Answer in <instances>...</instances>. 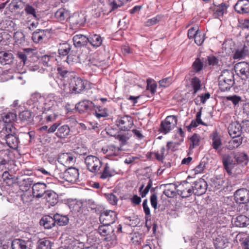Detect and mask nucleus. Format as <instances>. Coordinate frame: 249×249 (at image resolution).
I'll return each instance as SVG.
<instances>
[{
  "instance_id": "obj_47",
  "label": "nucleus",
  "mask_w": 249,
  "mask_h": 249,
  "mask_svg": "<svg viewBox=\"0 0 249 249\" xmlns=\"http://www.w3.org/2000/svg\"><path fill=\"white\" fill-rule=\"evenodd\" d=\"M56 59L53 56L51 55H44L41 57V61L44 66L50 68L52 70V65L55 61Z\"/></svg>"
},
{
  "instance_id": "obj_31",
  "label": "nucleus",
  "mask_w": 249,
  "mask_h": 249,
  "mask_svg": "<svg viewBox=\"0 0 249 249\" xmlns=\"http://www.w3.org/2000/svg\"><path fill=\"white\" fill-rule=\"evenodd\" d=\"M44 198L46 199L49 205L51 206L55 205L58 202V195L52 190H48L46 192L44 196Z\"/></svg>"
},
{
  "instance_id": "obj_25",
  "label": "nucleus",
  "mask_w": 249,
  "mask_h": 249,
  "mask_svg": "<svg viewBox=\"0 0 249 249\" xmlns=\"http://www.w3.org/2000/svg\"><path fill=\"white\" fill-rule=\"evenodd\" d=\"M46 187V184L44 183L37 182L34 183L32 186L33 196L38 198L42 197L47 192Z\"/></svg>"
},
{
  "instance_id": "obj_53",
  "label": "nucleus",
  "mask_w": 249,
  "mask_h": 249,
  "mask_svg": "<svg viewBox=\"0 0 249 249\" xmlns=\"http://www.w3.org/2000/svg\"><path fill=\"white\" fill-rule=\"evenodd\" d=\"M34 197L33 194L30 192L26 191L21 195L20 198L23 203L26 205H29L33 200Z\"/></svg>"
},
{
  "instance_id": "obj_29",
  "label": "nucleus",
  "mask_w": 249,
  "mask_h": 249,
  "mask_svg": "<svg viewBox=\"0 0 249 249\" xmlns=\"http://www.w3.org/2000/svg\"><path fill=\"white\" fill-rule=\"evenodd\" d=\"M228 131L231 137L240 136L242 133V126L239 122H233L228 127Z\"/></svg>"
},
{
  "instance_id": "obj_24",
  "label": "nucleus",
  "mask_w": 249,
  "mask_h": 249,
  "mask_svg": "<svg viewBox=\"0 0 249 249\" xmlns=\"http://www.w3.org/2000/svg\"><path fill=\"white\" fill-rule=\"evenodd\" d=\"M16 28V24L10 17L0 19V30L11 32L15 31Z\"/></svg>"
},
{
  "instance_id": "obj_60",
  "label": "nucleus",
  "mask_w": 249,
  "mask_h": 249,
  "mask_svg": "<svg viewBox=\"0 0 249 249\" xmlns=\"http://www.w3.org/2000/svg\"><path fill=\"white\" fill-rule=\"evenodd\" d=\"M152 185V182L151 179H149L147 185L146 187L143 189L144 185V184H142L140 188H139V192L140 195L142 197H144L146 196L147 193L149 192V189L151 188Z\"/></svg>"
},
{
  "instance_id": "obj_27",
  "label": "nucleus",
  "mask_w": 249,
  "mask_h": 249,
  "mask_svg": "<svg viewBox=\"0 0 249 249\" xmlns=\"http://www.w3.org/2000/svg\"><path fill=\"white\" fill-rule=\"evenodd\" d=\"M48 33L47 31L45 30H36L32 34V40L36 43H41L47 39Z\"/></svg>"
},
{
  "instance_id": "obj_62",
  "label": "nucleus",
  "mask_w": 249,
  "mask_h": 249,
  "mask_svg": "<svg viewBox=\"0 0 249 249\" xmlns=\"http://www.w3.org/2000/svg\"><path fill=\"white\" fill-rule=\"evenodd\" d=\"M191 85L194 89V94L200 89L201 87L200 81L197 77L193 78L191 80Z\"/></svg>"
},
{
  "instance_id": "obj_32",
  "label": "nucleus",
  "mask_w": 249,
  "mask_h": 249,
  "mask_svg": "<svg viewBox=\"0 0 249 249\" xmlns=\"http://www.w3.org/2000/svg\"><path fill=\"white\" fill-rule=\"evenodd\" d=\"M73 44L76 47L80 48L86 45L89 42V39L86 36L81 35H75L73 37Z\"/></svg>"
},
{
  "instance_id": "obj_18",
  "label": "nucleus",
  "mask_w": 249,
  "mask_h": 249,
  "mask_svg": "<svg viewBox=\"0 0 249 249\" xmlns=\"http://www.w3.org/2000/svg\"><path fill=\"white\" fill-rule=\"evenodd\" d=\"M17 118V115L14 112L4 113L1 116L2 120H0V130L6 129L8 125L13 126L12 123Z\"/></svg>"
},
{
  "instance_id": "obj_14",
  "label": "nucleus",
  "mask_w": 249,
  "mask_h": 249,
  "mask_svg": "<svg viewBox=\"0 0 249 249\" xmlns=\"http://www.w3.org/2000/svg\"><path fill=\"white\" fill-rule=\"evenodd\" d=\"M235 72L242 80L249 79V64L243 61L236 63L234 67Z\"/></svg>"
},
{
  "instance_id": "obj_57",
  "label": "nucleus",
  "mask_w": 249,
  "mask_h": 249,
  "mask_svg": "<svg viewBox=\"0 0 249 249\" xmlns=\"http://www.w3.org/2000/svg\"><path fill=\"white\" fill-rule=\"evenodd\" d=\"M237 238L239 239L245 249H249V236L243 234H239Z\"/></svg>"
},
{
  "instance_id": "obj_44",
  "label": "nucleus",
  "mask_w": 249,
  "mask_h": 249,
  "mask_svg": "<svg viewBox=\"0 0 249 249\" xmlns=\"http://www.w3.org/2000/svg\"><path fill=\"white\" fill-rule=\"evenodd\" d=\"M236 227H245L249 225V218L243 215H238L234 221Z\"/></svg>"
},
{
  "instance_id": "obj_42",
  "label": "nucleus",
  "mask_w": 249,
  "mask_h": 249,
  "mask_svg": "<svg viewBox=\"0 0 249 249\" xmlns=\"http://www.w3.org/2000/svg\"><path fill=\"white\" fill-rule=\"evenodd\" d=\"M57 71L61 77L60 80H69L75 74L74 72L69 71L64 67H59Z\"/></svg>"
},
{
  "instance_id": "obj_10",
  "label": "nucleus",
  "mask_w": 249,
  "mask_h": 249,
  "mask_svg": "<svg viewBox=\"0 0 249 249\" xmlns=\"http://www.w3.org/2000/svg\"><path fill=\"white\" fill-rule=\"evenodd\" d=\"M222 162L225 169L231 175L236 173H239L240 172L237 170L238 166L235 161L232 157L229 155H225L222 159Z\"/></svg>"
},
{
  "instance_id": "obj_45",
  "label": "nucleus",
  "mask_w": 249,
  "mask_h": 249,
  "mask_svg": "<svg viewBox=\"0 0 249 249\" xmlns=\"http://www.w3.org/2000/svg\"><path fill=\"white\" fill-rule=\"evenodd\" d=\"M13 54L8 52H0V63L1 65L9 64L13 60Z\"/></svg>"
},
{
  "instance_id": "obj_43",
  "label": "nucleus",
  "mask_w": 249,
  "mask_h": 249,
  "mask_svg": "<svg viewBox=\"0 0 249 249\" xmlns=\"http://www.w3.org/2000/svg\"><path fill=\"white\" fill-rule=\"evenodd\" d=\"M72 46L70 44L66 42L60 44L58 49V53L60 57H65L71 53Z\"/></svg>"
},
{
  "instance_id": "obj_9",
  "label": "nucleus",
  "mask_w": 249,
  "mask_h": 249,
  "mask_svg": "<svg viewBox=\"0 0 249 249\" xmlns=\"http://www.w3.org/2000/svg\"><path fill=\"white\" fill-rule=\"evenodd\" d=\"M177 120L174 115L168 116L161 122L159 131L166 135L170 132L177 124Z\"/></svg>"
},
{
  "instance_id": "obj_58",
  "label": "nucleus",
  "mask_w": 249,
  "mask_h": 249,
  "mask_svg": "<svg viewBox=\"0 0 249 249\" xmlns=\"http://www.w3.org/2000/svg\"><path fill=\"white\" fill-rule=\"evenodd\" d=\"M200 137L196 134H194L190 138V149H193L199 144Z\"/></svg>"
},
{
  "instance_id": "obj_19",
  "label": "nucleus",
  "mask_w": 249,
  "mask_h": 249,
  "mask_svg": "<svg viewBox=\"0 0 249 249\" xmlns=\"http://www.w3.org/2000/svg\"><path fill=\"white\" fill-rule=\"evenodd\" d=\"M57 160L58 162L66 167L73 165L76 161V158L71 153H63L59 155Z\"/></svg>"
},
{
  "instance_id": "obj_50",
  "label": "nucleus",
  "mask_w": 249,
  "mask_h": 249,
  "mask_svg": "<svg viewBox=\"0 0 249 249\" xmlns=\"http://www.w3.org/2000/svg\"><path fill=\"white\" fill-rule=\"evenodd\" d=\"M55 18L60 21H63L69 17V12L64 8H60L55 13Z\"/></svg>"
},
{
  "instance_id": "obj_11",
  "label": "nucleus",
  "mask_w": 249,
  "mask_h": 249,
  "mask_svg": "<svg viewBox=\"0 0 249 249\" xmlns=\"http://www.w3.org/2000/svg\"><path fill=\"white\" fill-rule=\"evenodd\" d=\"M101 168L102 169H100L97 174L101 179L109 178L117 173L116 168L111 163H102Z\"/></svg>"
},
{
  "instance_id": "obj_21",
  "label": "nucleus",
  "mask_w": 249,
  "mask_h": 249,
  "mask_svg": "<svg viewBox=\"0 0 249 249\" xmlns=\"http://www.w3.org/2000/svg\"><path fill=\"white\" fill-rule=\"evenodd\" d=\"M213 244L216 249H223L229 243L228 235L225 233H220L213 240Z\"/></svg>"
},
{
  "instance_id": "obj_8",
  "label": "nucleus",
  "mask_w": 249,
  "mask_h": 249,
  "mask_svg": "<svg viewBox=\"0 0 249 249\" xmlns=\"http://www.w3.org/2000/svg\"><path fill=\"white\" fill-rule=\"evenodd\" d=\"M97 232L102 236H106V240L110 241L112 244L116 243L117 237L114 233V229L110 225H100L97 229Z\"/></svg>"
},
{
  "instance_id": "obj_38",
  "label": "nucleus",
  "mask_w": 249,
  "mask_h": 249,
  "mask_svg": "<svg viewBox=\"0 0 249 249\" xmlns=\"http://www.w3.org/2000/svg\"><path fill=\"white\" fill-rule=\"evenodd\" d=\"M24 11L28 18H31L32 19H38V15L37 14L36 8L32 5L29 4L24 5Z\"/></svg>"
},
{
  "instance_id": "obj_16",
  "label": "nucleus",
  "mask_w": 249,
  "mask_h": 249,
  "mask_svg": "<svg viewBox=\"0 0 249 249\" xmlns=\"http://www.w3.org/2000/svg\"><path fill=\"white\" fill-rule=\"evenodd\" d=\"M117 218V213L112 210H105L101 213L100 221L102 224L110 225L113 224Z\"/></svg>"
},
{
  "instance_id": "obj_15",
  "label": "nucleus",
  "mask_w": 249,
  "mask_h": 249,
  "mask_svg": "<svg viewBox=\"0 0 249 249\" xmlns=\"http://www.w3.org/2000/svg\"><path fill=\"white\" fill-rule=\"evenodd\" d=\"M116 125L122 131H128L133 125L132 118L128 115L119 117L116 121Z\"/></svg>"
},
{
  "instance_id": "obj_7",
  "label": "nucleus",
  "mask_w": 249,
  "mask_h": 249,
  "mask_svg": "<svg viewBox=\"0 0 249 249\" xmlns=\"http://www.w3.org/2000/svg\"><path fill=\"white\" fill-rule=\"evenodd\" d=\"M85 163L88 170L97 174L102 166V162L96 156L88 155L84 158Z\"/></svg>"
},
{
  "instance_id": "obj_37",
  "label": "nucleus",
  "mask_w": 249,
  "mask_h": 249,
  "mask_svg": "<svg viewBox=\"0 0 249 249\" xmlns=\"http://www.w3.org/2000/svg\"><path fill=\"white\" fill-rule=\"evenodd\" d=\"M89 42L95 48L100 47L103 42V38L100 35L97 34L90 35L88 37Z\"/></svg>"
},
{
  "instance_id": "obj_1",
  "label": "nucleus",
  "mask_w": 249,
  "mask_h": 249,
  "mask_svg": "<svg viewBox=\"0 0 249 249\" xmlns=\"http://www.w3.org/2000/svg\"><path fill=\"white\" fill-rule=\"evenodd\" d=\"M56 96L53 94L42 96L39 93H35L31 95L27 104L30 106L36 114L42 112L43 117L47 123L55 121L57 115L51 110L55 103Z\"/></svg>"
},
{
  "instance_id": "obj_54",
  "label": "nucleus",
  "mask_w": 249,
  "mask_h": 249,
  "mask_svg": "<svg viewBox=\"0 0 249 249\" xmlns=\"http://www.w3.org/2000/svg\"><path fill=\"white\" fill-rule=\"evenodd\" d=\"M55 223L59 226L66 225L69 222V218L66 215H60L56 213L54 215Z\"/></svg>"
},
{
  "instance_id": "obj_5",
  "label": "nucleus",
  "mask_w": 249,
  "mask_h": 249,
  "mask_svg": "<svg viewBox=\"0 0 249 249\" xmlns=\"http://www.w3.org/2000/svg\"><path fill=\"white\" fill-rule=\"evenodd\" d=\"M234 83V75L232 71L225 70L219 77V86L220 90L225 91L230 89Z\"/></svg>"
},
{
  "instance_id": "obj_56",
  "label": "nucleus",
  "mask_w": 249,
  "mask_h": 249,
  "mask_svg": "<svg viewBox=\"0 0 249 249\" xmlns=\"http://www.w3.org/2000/svg\"><path fill=\"white\" fill-rule=\"evenodd\" d=\"M14 39L18 44L23 45L25 43L24 35L21 31H17L14 33Z\"/></svg>"
},
{
  "instance_id": "obj_4",
  "label": "nucleus",
  "mask_w": 249,
  "mask_h": 249,
  "mask_svg": "<svg viewBox=\"0 0 249 249\" xmlns=\"http://www.w3.org/2000/svg\"><path fill=\"white\" fill-rule=\"evenodd\" d=\"M89 240L85 233L78 234L66 240L67 246L64 249H84L85 243Z\"/></svg>"
},
{
  "instance_id": "obj_30",
  "label": "nucleus",
  "mask_w": 249,
  "mask_h": 249,
  "mask_svg": "<svg viewBox=\"0 0 249 249\" xmlns=\"http://www.w3.org/2000/svg\"><path fill=\"white\" fill-rule=\"evenodd\" d=\"M236 11L240 14L249 12V0H239L234 6Z\"/></svg>"
},
{
  "instance_id": "obj_59",
  "label": "nucleus",
  "mask_w": 249,
  "mask_h": 249,
  "mask_svg": "<svg viewBox=\"0 0 249 249\" xmlns=\"http://www.w3.org/2000/svg\"><path fill=\"white\" fill-rule=\"evenodd\" d=\"M2 178L5 183L8 184V185L13 184L17 179L13 178V176L10 175L7 171H5L3 172L2 174Z\"/></svg>"
},
{
  "instance_id": "obj_49",
  "label": "nucleus",
  "mask_w": 249,
  "mask_h": 249,
  "mask_svg": "<svg viewBox=\"0 0 249 249\" xmlns=\"http://www.w3.org/2000/svg\"><path fill=\"white\" fill-rule=\"evenodd\" d=\"M53 243L48 238L40 239L37 242L38 249H51Z\"/></svg>"
},
{
  "instance_id": "obj_6",
  "label": "nucleus",
  "mask_w": 249,
  "mask_h": 249,
  "mask_svg": "<svg viewBox=\"0 0 249 249\" xmlns=\"http://www.w3.org/2000/svg\"><path fill=\"white\" fill-rule=\"evenodd\" d=\"M55 136L60 139H65L70 134V128L68 125H61V124L56 122L52 124L48 129V133L55 132Z\"/></svg>"
},
{
  "instance_id": "obj_40",
  "label": "nucleus",
  "mask_w": 249,
  "mask_h": 249,
  "mask_svg": "<svg viewBox=\"0 0 249 249\" xmlns=\"http://www.w3.org/2000/svg\"><path fill=\"white\" fill-rule=\"evenodd\" d=\"M234 159L237 164L242 166L246 165L249 161L248 156L244 152H239L236 153L234 156Z\"/></svg>"
},
{
  "instance_id": "obj_22",
  "label": "nucleus",
  "mask_w": 249,
  "mask_h": 249,
  "mask_svg": "<svg viewBox=\"0 0 249 249\" xmlns=\"http://www.w3.org/2000/svg\"><path fill=\"white\" fill-rule=\"evenodd\" d=\"M60 88L59 92L63 96H68L70 94H72L71 81L60 80L58 83Z\"/></svg>"
},
{
  "instance_id": "obj_12",
  "label": "nucleus",
  "mask_w": 249,
  "mask_h": 249,
  "mask_svg": "<svg viewBox=\"0 0 249 249\" xmlns=\"http://www.w3.org/2000/svg\"><path fill=\"white\" fill-rule=\"evenodd\" d=\"M177 194L182 198L188 197L194 193L193 185L187 181H183L177 185Z\"/></svg>"
},
{
  "instance_id": "obj_36",
  "label": "nucleus",
  "mask_w": 249,
  "mask_h": 249,
  "mask_svg": "<svg viewBox=\"0 0 249 249\" xmlns=\"http://www.w3.org/2000/svg\"><path fill=\"white\" fill-rule=\"evenodd\" d=\"M164 186L165 189L164 190V194L168 197H173L175 196L177 193V186L174 184H162L160 186V187Z\"/></svg>"
},
{
  "instance_id": "obj_51",
  "label": "nucleus",
  "mask_w": 249,
  "mask_h": 249,
  "mask_svg": "<svg viewBox=\"0 0 249 249\" xmlns=\"http://www.w3.org/2000/svg\"><path fill=\"white\" fill-rule=\"evenodd\" d=\"M228 6L224 3H222L216 6L214 9V14L216 17L222 16L227 13Z\"/></svg>"
},
{
  "instance_id": "obj_39",
  "label": "nucleus",
  "mask_w": 249,
  "mask_h": 249,
  "mask_svg": "<svg viewBox=\"0 0 249 249\" xmlns=\"http://www.w3.org/2000/svg\"><path fill=\"white\" fill-rule=\"evenodd\" d=\"M231 139L227 145V148L229 150H232L238 148L243 142V138L241 136L231 137Z\"/></svg>"
},
{
  "instance_id": "obj_20",
  "label": "nucleus",
  "mask_w": 249,
  "mask_h": 249,
  "mask_svg": "<svg viewBox=\"0 0 249 249\" xmlns=\"http://www.w3.org/2000/svg\"><path fill=\"white\" fill-rule=\"evenodd\" d=\"M234 199L237 203L244 204L249 201V191L246 189L237 190L234 194Z\"/></svg>"
},
{
  "instance_id": "obj_28",
  "label": "nucleus",
  "mask_w": 249,
  "mask_h": 249,
  "mask_svg": "<svg viewBox=\"0 0 249 249\" xmlns=\"http://www.w3.org/2000/svg\"><path fill=\"white\" fill-rule=\"evenodd\" d=\"M34 180L32 178L25 177L17 181L20 190L23 192L28 191L32 185H33Z\"/></svg>"
},
{
  "instance_id": "obj_23",
  "label": "nucleus",
  "mask_w": 249,
  "mask_h": 249,
  "mask_svg": "<svg viewBox=\"0 0 249 249\" xmlns=\"http://www.w3.org/2000/svg\"><path fill=\"white\" fill-rule=\"evenodd\" d=\"M192 185L194 189L193 194L195 195L201 196L206 191L207 183L203 179H200L195 181Z\"/></svg>"
},
{
  "instance_id": "obj_41",
  "label": "nucleus",
  "mask_w": 249,
  "mask_h": 249,
  "mask_svg": "<svg viewBox=\"0 0 249 249\" xmlns=\"http://www.w3.org/2000/svg\"><path fill=\"white\" fill-rule=\"evenodd\" d=\"M212 146L213 149L217 150L222 145V140L220 135L217 132H213L211 136Z\"/></svg>"
},
{
  "instance_id": "obj_26",
  "label": "nucleus",
  "mask_w": 249,
  "mask_h": 249,
  "mask_svg": "<svg viewBox=\"0 0 249 249\" xmlns=\"http://www.w3.org/2000/svg\"><path fill=\"white\" fill-rule=\"evenodd\" d=\"M71 25L75 28H78L82 26L86 21L84 15L82 13H74L70 17Z\"/></svg>"
},
{
  "instance_id": "obj_64",
  "label": "nucleus",
  "mask_w": 249,
  "mask_h": 249,
  "mask_svg": "<svg viewBox=\"0 0 249 249\" xmlns=\"http://www.w3.org/2000/svg\"><path fill=\"white\" fill-rule=\"evenodd\" d=\"M172 81V78L170 77L164 78L159 82L160 87L162 88L167 87L171 84Z\"/></svg>"
},
{
  "instance_id": "obj_55",
  "label": "nucleus",
  "mask_w": 249,
  "mask_h": 249,
  "mask_svg": "<svg viewBox=\"0 0 249 249\" xmlns=\"http://www.w3.org/2000/svg\"><path fill=\"white\" fill-rule=\"evenodd\" d=\"M202 107L200 108V110L198 111L196 115V119L195 120H192L191 123L190 124L189 127L191 128L192 127H196L199 124H202L203 125H205V124L203 122L201 119V116L202 114L201 112Z\"/></svg>"
},
{
  "instance_id": "obj_2",
  "label": "nucleus",
  "mask_w": 249,
  "mask_h": 249,
  "mask_svg": "<svg viewBox=\"0 0 249 249\" xmlns=\"http://www.w3.org/2000/svg\"><path fill=\"white\" fill-rule=\"evenodd\" d=\"M6 129L0 130V138L5 141L7 146L13 149L18 147L19 141L16 135V128L13 126L8 125Z\"/></svg>"
},
{
  "instance_id": "obj_48",
  "label": "nucleus",
  "mask_w": 249,
  "mask_h": 249,
  "mask_svg": "<svg viewBox=\"0 0 249 249\" xmlns=\"http://www.w3.org/2000/svg\"><path fill=\"white\" fill-rule=\"evenodd\" d=\"M6 157H8L7 151L4 149V145L0 141V169H1V170L7 163Z\"/></svg>"
},
{
  "instance_id": "obj_17",
  "label": "nucleus",
  "mask_w": 249,
  "mask_h": 249,
  "mask_svg": "<svg viewBox=\"0 0 249 249\" xmlns=\"http://www.w3.org/2000/svg\"><path fill=\"white\" fill-rule=\"evenodd\" d=\"M96 108L94 104L89 100L79 102L75 105V109L80 113H88Z\"/></svg>"
},
{
  "instance_id": "obj_3",
  "label": "nucleus",
  "mask_w": 249,
  "mask_h": 249,
  "mask_svg": "<svg viewBox=\"0 0 249 249\" xmlns=\"http://www.w3.org/2000/svg\"><path fill=\"white\" fill-rule=\"evenodd\" d=\"M54 171V175L65 181L74 183L78 181L79 171L78 170L74 167H69L64 172H61L58 166L56 165Z\"/></svg>"
},
{
  "instance_id": "obj_34",
  "label": "nucleus",
  "mask_w": 249,
  "mask_h": 249,
  "mask_svg": "<svg viewBox=\"0 0 249 249\" xmlns=\"http://www.w3.org/2000/svg\"><path fill=\"white\" fill-rule=\"evenodd\" d=\"M30 245L31 242L29 241L15 239L11 243V248L12 249H28Z\"/></svg>"
},
{
  "instance_id": "obj_63",
  "label": "nucleus",
  "mask_w": 249,
  "mask_h": 249,
  "mask_svg": "<svg viewBox=\"0 0 249 249\" xmlns=\"http://www.w3.org/2000/svg\"><path fill=\"white\" fill-rule=\"evenodd\" d=\"M195 43L198 45H201L203 43L205 38L204 33L199 31L196 33V36L195 38Z\"/></svg>"
},
{
  "instance_id": "obj_33",
  "label": "nucleus",
  "mask_w": 249,
  "mask_h": 249,
  "mask_svg": "<svg viewBox=\"0 0 249 249\" xmlns=\"http://www.w3.org/2000/svg\"><path fill=\"white\" fill-rule=\"evenodd\" d=\"M24 2L21 0H13L9 4V11L14 13L19 12L24 7Z\"/></svg>"
},
{
  "instance_id": "obj_13",
  "label": "nucleus",
  "mask_w": 249,
  "mask_h": 249,
  "mask_svg": "<svg viewBox=\"0 0 249 249\" xmlns=\"http://www.w3.org/2000/svg\"><path fill=\"white\" fill-rule=\"evenodd\" d=\"M70 80L71 81L72 94L80 93L86 88L87 84V80L76 77L75 74Z\"/></svg>"
},
{
  "instance_id": "obj_61",
  "label": "nucleus",
  "mask_w": 249,
  "mask_h": 249,
  "mask_svg": "<svg viewBox=\"0 0 249 249\" xmlns=\"http://www.w3.org/2000/svg\"><path fill=\"white\" fill-rule=\"evenodd\" d=\"M105 196L107 202L112 205H116L118 201V198L113 193H107L105 194Z\"/></svg>"
},
{
  "instance_id": "obj_46",
  "label": "nucleus",
  "mask_w": 249,
  "mask_h": 249,
  "mask_svg": "<svg viewBox=\"0 0 249 249\" xmlns=\"http://www.w3.org/2000/svg\"><path fill=\"white\" fill-rule=\"evenodd\" d=\"M34 50L31 48L24 49L22 51L18 52L17 53L18 57L23 62L24 64L26 63L27 57L33 53Z\"/></svg>"
},
{
  "instance_id": "obj_35",
  "label": "nucleus",
  "mask_w": 249,
  "mask_h": 249,
  "mask_svg": "<svg viewBox=\"0 0 249 249\" xmlns=\"http://www.w3.org/2000/svg\"><path fill=\"white\" fill-rule=\"evenodd\" d=\"M40 224L43 226L45 229H50L55 225L54 217L49 215H45L40 220Z\"/></svg>"
},
{
  "instance_id": "obj_52",
  "label": "nucleus",
  "mask_w": 249,
  "mask_h": 249,
  "mask_svg": "<svg viewBox=\"0 0 249 249\" xmlns=\"http://www.w3.org/2000/svg\"><path fill=\"white\" fill-rule=\"evenodd\" d=\"M103 152L107 156H117L119 153V148L113 145H110L102 149Z\"/></svg>"
}]
</instances>
